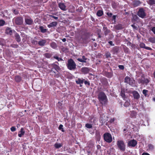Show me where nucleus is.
I'll use <instances>...</instances> for the list:
<instances>
[{"instance_id": "obj_15", "label": "nucleus", "mask_w": 155, "mask_h": 155, "mask_svg": "<svg viewBox=\"0 0 155 155\" xmlns=\"http://www.w3.org/2000/svg\"><path fill=\"white\" fill-rule=\"evenodd\" d=\"M46 43V40L45 39H43L40 40L38 42L39 45L41 46H44Z\"/></svg>"}, {"instance_id": "obj_53", "label": "nucleus", "mask_w": 155, "mask_h": 155, "mask_svg": "<svg viewBox=\"0 0 155 155\" xmlns=\"http://www.w3.org/2000/svg\"><path fill=\"white\" fill-rule=\"evenodd\" d=\"M142 155H150L149 154L147 153H143Z\"/></svg>"}, {"instance_id": "obj_25", "label": "nucleus", "mask_w": 155, "mask_h": 155, "mask_svg": "<svg viewBox=\"0 0 155 155\" xmlns=\"http://www.w3.org/2000/svg\"><path fill=\"white\" fill-rule=\"evenodd\" d=\"M83 42L84 43H87L89 42V41L88 40V38L87 37H85L84 38H82Z\"/></svg>"}, {"instance_id": "obj_19", "label": "nucleus", "mask_w": 155, "mask_h": 155, "mask_svg": "<svg viewBox=\"0 0 155 155\" xmlns=\"http://www.w3.org/2000/svg\"><path fill=\"white\" fill-rule=\"evenodd\" d=\"M25 131L23 128H21L20 131L19 132L18 136L19 137H21L25 134Z\"/></svg>"}, {"instance_id": "obj_29", "label": "nucleus", "mask_w": 155, "mask_h": 155, "mask_svg": "<svg viewBox=\"0 0 155 155\" xmlns=\"http://www.w3.org/2000/svg\"><path fill=\"white\" fill-rule=\"evenodd\" d=\"M120 95L124 100H125V99L127 98L125 97V95L124 94V92L122 90L121 91Z\"/></svg>"}, {"instance_id": "obj_13", "label": "nucleus", "mask_w": 155, "mask_h": 155, "mask_svg": "<svg viewBox=\"0 0 155 155\" xmlns=\"http://www.w3.org/2000/svg\"><path fill=\"white\" fill-rule=\"evenodd\" d=\"M81 71L83 74H86L88 73L89 70L88 68L84 67L82 68Z\"/></svg>"}, {"instance_id": "obj_7", "label": "nucleus", "mask_w": 155, "mask_h": 155, "mask_svg": "<svg viewBox=\"0 0 155 155\" xmlns=\"http://www.w3.org/2000/svg\"><path fill=\"white\" fill-rule=\"evenodd\" d=\"M138 82L139 84H147L149 82V81L148 79L142 77L138 79Z\"/></svg>"}, {"instance_id": "obj_63", "label": "nucleus", "mask_w": 155, "mask_h": 155, "mask_svg": "<svg viewBox=\"0 0 155 155\" xmlns=\"http://www.w3.org/2000/svg\"><path fill=\"white\" fill-rule=\"evenodd\" d=\"M118 26H121V25H118Z\"/></svg>"}, {"instance_id": "obj_35", "label": "nucleus", "mask_w": 155, "mask_h": 155, "mask_svg": "<svg viewBox=\"0 0 155 155\" xmlns=\"http://www.w3.org/2000/svg\"><path fill=\"white\" fill-rule=\"evenodd\" d=\"M105 54L106 58H109L111 57V54L109 52H107Z\"/></svg>"}, {"instance_id": "obj_14", "label": "nucleus", "mask_w": 155, "mask_h": 155, "mask_svg": "<svg viewBox=\"0 0 155 155\" xmlns=\"http://www.w3.org/2000/svg\"><path fill=\"white\" fill-rule=\"evenodd\" d=\"M77 59L78 61L82 63H85L86 62V61L87 59V58H85L84 56H82V58H78Z\"/></svg>"}, {"instance_id": "obj_58", "label": "nucleus", "mask_w": 155, "mask_h": 155, "mask_svg": "<svg viewBox=\"0 0 155 155\" xmlns=\"http://www.w3.org/2000/svg\"><path fill=\"white\" fill-rule=\"evenodd\" d=\"M62 41L64 42H65L66 41V38H63L62 39Z\"/></svg>"}, {"instance_id": "obj_30", "label": "nucleus", "mask_w": 155, "mask_h": 155, "mask_svg": "<svg viewBox=\"0 0 155 155\" xmlns=\"http://www.w3.org/2000/svg\"><path fill=\"white\" fill-rule=\"evenodd\" d=\"M149 41L153 43H155V38H150L149 39Z\"/></svg>"}, {"instance_id": "obj_31", "label": "nucleus", "mask_w": 155, "mask_h": 155, "mask_svg": "<svg viewBox=\"0 0 155 155\" xmlns=\"http://www.w3.org/2000/svg\"><path fill=\"white\" fill-rule=\"evenodd\" d=\"M133 18L132 20L134 21H137L138 19L139 18L137 16L135 15H132Z\"/></svg>"}, {"instance_id": "obj_36", "label": "nucleus", "mask_w": 155, "mask_h": 155, "mask_svg": "<svg viewBox=\"0 0 155 155\" xmlns=\"http://www.w3.org/2000/svg\"><path fill=\"white\" fill-rule=\"evenodd\" d=\"M149 3L150 5H153L155 4V0H149Z\"/></svg>"}, {"instance_id": "obj_8", "label": "nucleus", "mask_w": 155, "mask_h": 155, "mask_svg": "<svg viewBox=\"0 0 155 155\" xmlns=\"http://www.w3.org/2000/svg\"><path fill=\"white\" fill-rule=\"evenodd\" d=\"M137 144V141L134 140H131L128 142V146L129 147H134Z\"/></svg>"}, {"instance_id": "obj_38", "label": "nucleus", "mask_w": 155, "mask_h": 155, "mask_svg": "<svg viewBox=\"0 0 155 155\" xmlns=\"http://www.w3.org/2000/svg\"><path fill=\"white\" fill-rule=\"evenodd\" d=\"M140 46L141 48H145L146 47L145 44L143 43H141L140 44Z\"/></svg>"}, {"instance_id": "obj_56", "label": "nucleus", "mask_w": 155, "mask_h": 155, "mask_svg": "<svg viewBox=\"0 0 155 155\" xmlns=\"http://www.w3.org/2000/svg\"><path fill=\"white\" fill-rule=\"evenodd\" d=\"M116 16L115 15H113L112 17V19L113 20H115L116 19Z\"/></svg>"}, {"instance_id": "obj_57", "label": "nucleus", "mask_w": 155, "mask_h": 155, "mask_svg": "<svg viewBox=\"0 0 155 155\" xmlns=\"http://www.w3.org/2000/svg\"><path fill=\"white\" fill-rule=\"evenodd\" d=\"M46 57L47 58H49L50 57V55H49L48 54H46Z\"/></svg>"}, {"instance_id": "obj_43", "label": "nucleus", "mask_w": 155, "mask_h": 155, "mask_svg": "<svg viewBox=\"0 0 155 155\" xmlns=\"http://www.w3.org/2000/svg\"><path fill=\"white\" fill-rule=\"evenodd\" d=\"M11 130L12 132L15 131L16 130V128L14 127H12L11 128Z\"/></svg>"}, {"instance_id": "obj_61", "label": "nucleus", "mask_w": 155, "mask_h": 155, "mask_svg": "<svg viewBox=\"0 0 155 155\" xmlns=\"http://www.w3.org/2000/svg\"><path fill=\"white\" fill-rule=\"evenodd\" d=\"M18 46L17 45H15L14 47L15 48H17Z\"/></svg>"}, {"instance_id": "obj_33", "label": "nucleus", "mask_w": 155, "mask_h": 155, "mask_svg": "<svg viewBox=\"0 0 155 155\" xmlns=\"http://www.w3.org/2000/svg\"><path fill=\"white\" fill-rule=\"evenodd\" d=\"M5 23V21L2 19H0V26L4 25Z\"/></svg>"}, {"instance_id": "obj_5", "label": "nucleus", "mask_w": 155, "mask_h": 155, "mask_svg": "<svg viewBox=\"0 0 155 155\" xmlns=\"http://www.w3.org/2000/svg\"><path fill=\"white\" fill-rule=\"evenodd\" d=\"M125 82L132 86H133L134 84V80L128 76H126L125 77Z\"/></svg>"}, {"instance_id": "obj_52", "label": "nucleus", "mask_w": 155, "mask_h": 155, "mask_svg": "<svg viewBox=\"0 0 155 155\" xmlns=\"http://www.w3.org/2000/svg\"><path fill=\"white\" fill-rule=\"evenodd\" d=\"M93 120V121H91V122H93L94 123H95V121H96V119L95 118H93L91 120Z\"/></svg>"}, {"instance_id": "obj_16", "label": "nucleus", "mask_w": 155, "mask_h": 155, "mask_svg": "<svg viewBox=\"0 0 155 155\" xmlns=\"http://www.w3.org/2000/svg\"><path fill=\"white\" fill-rule=\"evenodd\" d=\"M57 25V22L56 21H53L49 25H48V27L49 28H50L53 27H55Z\"/></svg>"}, {"instance_id": "obj_12", "label": "nucleus", "mask_w": 155, "mask_h": 155, "mask_svg": "<svg viewBox=\"0 0 155 155\" xmlns=\"http://www.w3.org/2000/svg\"><path fill=\"white\" fill-rule=\"evenodd\" d=\"M25 20L26 23L28 25H31L33 22V21L32 19L29 17L25 18Z\"/></svg>"}, {"instance_id": "obj_9", "label": "nucleus", "mask_w": 155, "mask_h": 155, "mask_svg": "<svg viewBox=\"0 0 155 155\" xmlns=\"http://www.w3.org/2000/svg\"><path fill=\"white\" fill-rule=\"evenodd\" d=\"M13 20L15 21L16 24L20 25L22 23L23 19L21 17H17L13 19Z\"/></svg>"}, {"instance_id": "obj_21", "label": "nucleus", "mask_w": 155, "mask_h": 155, "mask_svg": "<svg viewBox=\"0 0 155 155\" xmlns=\"http://www.w3.org/2000/svg\"><path fill=\"white\" fill-rule=\"evenodd\" d=\"M5 32L8 34L11 35L12 33V31L10 28H7L6 29Z\"/></svg>"}, {"instance_id": "obj_34", "label": "nucleus", "mask_w": 155, "mask_h": 155, "mask_svg": "<svg viewBox=\"0 0 155 155\" xmlns=\"http://www.w3.org/2000/svg\"><path fill=\"white\" fill-rule=\"evenodd\" d=\"M103 14V11L101 10H99L97 11V14L98 16H101Z\"/></svg>"}, {"instance_id": "obj_3", "label": "nucleus", "mask_w": 155, "mask_h": 155, "mask_svg": "<svg viewBox=\"0 0 155 155\" xmlns=\"http://www.w3.org/2000/svg\"><path fill=\"white\" fill-rule=\"evenodd\" d=\"M117 144L118 149L121 151H124L125 150L126 145L123 141L118 140L117 141Z\"/></svg>"}, {"instance_id": "obj_20", "label": "nucleus", "mask_w": 155, "mask_h": 155, "mask_svg": "<svg viewBox=\"0 0 155 155\" xmlns=\"http://www.w3.org/2000/svg\"><path fill=\"white\" fill-rule=\"evenodd\" d=\"M140 4L139 1H135L133 2V5L134 7H137L139 6Z\"/></svg>"}, {"instance_id": "obj_44", "label": "nucleus", "mask_w": 155, "mask_h": 155, "mask_svg": "<svg viewBox=\"0 0 155 155\" xmlns=\"http://www.w3.org/2000/svg\"><path fill=\"white\" fill-rule=\"evenodd\" d=\"M118 67L121 70H123L124 68V66L122 65H120Z\"/></svg>"}, {"instance_id": "obj_6", "label": "nucleus", "mask_w": 155, "mask_h": 155, "mask_svg": "<svg viewBox=\"0 0 155 155\" xmlns=\"http://www.w3.org/2000/svg\"><path fill=\"white\" fill-rule=\"evenodd\" d=\"M137 15L142 18H144L146 16V14L144 10L142 8L139 9L137 13Z\"/></svg>"}, {"instance_id": "obj_4", "label": "nucleus", "mask_w": 155, "mask_h": 155, "mask_svg": "<svg viewBox=\"0 0 155 155\" xmlns=\"http://www.w3.org/2000/svg\"><path fill=\"white\" fill-rule=\"evenodd\" d=\"M104 137L105 141L107 143H110L112 141L111 135L108 133H106L104 134Z\"/></svg>"}, {"instance_id": "obj_48", "label": "nucleus", "mask_w": 155, "mask_h": 155, "mask_svg": "<svg viewBox=\"0 0 155 155\" xmlns=\"http://www.w3.org/2000/svg\"><path fill=\"white\" fill-rule=\"evenodd\" d=\"M50 16L51 17L53 18H54V19H55L56 20H57L58 18V17H55V16H54L50 15Z\"/></svg>"}, {"instance_id": "obj_17", "label": "nucleus", "mask_w": 155, "mask_h": 155, "mask_svg": "<svg viewBox=\"0 0 155 155\" xmlns=\"http://www.w3.org/2000/svg\"><path fill=\"white\" fill-rule=\"evenodd\" d=\"M84 79H82L80 78H78V80H76V82L77 84H80V86L81 87L82 85L81 84H82L83 83Z\"/></svg>"}, {"instance_id": "obj_46", "label": "nucleus", "mask_w": 155, "mask_h": 155, "mask_svg": "<svg viewBox=\"0 0 155 155\" xmlns=\"http://www.w3.org/2000/svg\"><path fill=\"white\" fill-rule=\"evenodd\" d=\"M145 48L146 49L149 50H152V49L151 48H150L149 47H148L146 46Z\"/></svg>"}, {"instance_id": "obj_49", "label": "nucleus", "mask_w": 155, "mask_h": 155, "mask_svg": "<svg viewBox=\"0 0 155 155\" xmlns=\"http://www.w3.org/2000/svg\"><path fill=\"white\" fill-rule=\"evenodd\" d=\"M152 31L155 34V27H153L151 29Z\"/></svg>"}, {"instance_id": "obj_40", "label": "nucleus", "mask_w": 155, "mask_h": 155, "mask_svg": "<svg viewBox=\"0 0 155 155\" xmlns=\"http://www.w3.org/2000/svg\"><path fill=\"white\" fill-rule=\"evenodd\" d=\"M54 58L58 60V61L62 60V59L61 58H59L58 56H54Z\"/></svg>"}, {"instance_id": "obj_26", "label": "nucleus", "mask_w": 155, "mask_h": 155, "mask_svg": "<svg viewBox=\"0 0 155 155\" xmlns=\"http://www.w3.org/2000/svg\"><path fill=\"white\" fill-rule=\"evenodd\" d=\"M54 146L56 148H58L61 147L62 146V145L60 143H56Z\"/></svg>"}, {"instance_id": "obj_41", "label": "nucleus", "mask_w": 155, "mask_h": 155, "mask_svg": "<svg viewBox=\"0 0 155 155\" xmlns=\"http://www.w3.org/2000/svg\"><path fill=\"white\" fill-rule=\"evenodd\" d=\"M149 148L150 150H152L153 148V146L152 144H149L148 145Z\"/></svg>"}, {"instance_id": "obj_59", "label": "nucleus", "mask_w": 155, "mask_h": 155, "mask_svg": "<svg viewBox=\"0 0 155 155\" xmlns=\"http://www.w3.org/2000/svg\"><path fill=\"white\" fill-rule=\"evenodd\" d=\"M18 12L17 11H15V10H14V13L15 14H18Z\"/></svg>"}, {"instance_id": "obj_45", "label": "nucleus", "mask_w": 155, "mask_h": 155, "mask_svg": "<svg viewBox=\"0 0 155 155\" xmlns=\"http://www.w3.org/2000/svg\"><path fill=\"white\" fill-rule=\"evenodd\" d=\"M84 83L86 85H87L88 86L90 85L89 82L87 81H85L84 82Z\"/></svg>"}, {"instance_id": "obj_55", "label": "nucleus", "mask_w": 155, "mask_h": 155, "mask_svg": "<svg viewBox=\"0 0 155 155\" xmlns=\"http://www.w3.org/2000/svg\"><path fill=\"white\" fill-rule=\"evenodd\" d=\"M109 43L110 45H112V46L114 45H113V42L112 41H109Z\"/></svg>"}, {"instance_id": "obj_22", "label": "nucleus", "mask_w": 155, "mask_h": 155, "mask_svg": "<svg viewBox=\"0 0 155 155\" xmlns=\"http://www.w3.org/2000/svg\"><path fill=\"white\" fill-rule=\"evenodd\" d=\"M50 46L53 49L56 48L57 47L56 43L54 42H52L50 44Z\"/></svg>"}, {"instance_id": "obj_37", "label": "nucleus", "mask_w": 155, "mask_h": 155, "mask_svg": "<svg viewBox=\"0 0 155 155\" xmlns=\"http://www.w3.org/2000/svg\"><path fill=\"white\" fill-rule=\"evenodd\" d=\"M148 91L147 90L144 89L143 91V93L144 95L145 96H147V93L148 92Z\"/></svg>"}, {"instance_id": "obj_11", "label": "nucleus", "mask_w": 155, "mask_h": 155, "mask_svg": "<svg viewBox=\"0 0 155 155\" xmlns=\"http://www.w3.org/2000/svg\"><path fill=\"white\" fill-rule=\"evenodd\" d=\"M132 94L133 95L134 98L137 99L139 98L140 95L137 91H134L132 92Z\"/></svg>"}, {"instance_id": "obj_24", "label": "nucleus", "mask_w": 155, "mask_h": 155, "mask_svg": "<svg viewBox=\"0 0 155 155\" xmlns=\"http://www.w3.org/2000/svg\"><path fill=\"white\" fill-rule=\"evenodd\" d=\"M107 114H105L104 115V117L103 115H101V117L102 118L101 120H103V121H105L106 120H107V117L106 116V117H105L106 116Z\"/></svg>"}, {"instance_id": "obj_54", "label": "nucleus", "mask_w": 155, "mask_h": 155, "mask_svg": "<svg viewBox=\"0 0 155 155\" xmlns=\"http://www.w3.org/2000/svg\"><path fill=\"white\" fill-rule=\"evenodd\" d=\"M104 29L105 31H106V32H107V33H108L109 32V30H108L106 28H104Z\"/></svg>"}, {"instance_id": "obj_62", "label": "nucleus", "mask_w": 155, "mask_h": 155, "mask_svg": "<svg viewBox=\"0 0 155 155\" xmlns=\"http://www.w3.org/2000/svg\"><path fill=\"white\" fill-rule=\"evenodd\" d=\"M126 131V129H124V132H125V131Z\"/></svg>"}, {"instance_id": "obj_18", "label": "nucleus", "mask_w": 155, "mask_h": 155, "mask_svg": "<svg viewBox=\"0 0 155 155\" xmlns=\"http://www.w3.org/2000/svg\"><path fill=\"white\" fill-rule=\"evenodd\" d=\"M124 100L125 101V102L124 105V106L126 107L129 106L130 104L129 100L128 99L126 98Z\"/></svg>"}, {"instance_id": "obj_10", "label": "nucleus", "mask_w": 155, "mask_h": 155, "mask_svg": "<svg viewBox=\"0 0 155 155\" xmlns=\"http://www.w3.org/2000/svg\"><path fill=\"white\" fill-rule=\"evenodd\" d=\"M58 6L61 10L64 11H65L67 9L65 5L63 3H59L58 4Z\"/></svg>"}, {"instance_id": "obj_27", "label": "nucleus", "mask_w": 155, "mask_h": 155, "mask_svg": "<svg viewBox=\"0 0 155 155\" xmlns=\"http://www.w3.org/2000/svg\"><path fill=\"white\" fill-rule=\"evenodd\" d=\"M40 29L41 32L42 33H45L46 32L47 29L44 28L42 26H41L40 27Z\"/></svg>"}, {"instance_id": "obj_64", "label": "nucleus", "mask_w": 155, "mask_h": 155, "mask_svg": "<svg viewBox=\"0 0 155 155\" xmlns=\"http://www.w3.org/2000/svg\"><path fill=\"white\" fill-rule=\"evenodd\" d=\"M121 28L120 27V28Z\"/></svg>"}, {"instance_id": "obj_2", "label": "nucleus", "mask_w": 155, "mask_h": 155, "mask_svg": "<svg viewBox=\"0 0 155 155\" xmlns=\"http://www.w3.org/2000/svg\"><path fill=\"white\" fill-rule=\"evenodd\" d=\"M67 65L68 68L71 70H74L76 68V64L71 59L68 60Z\"/></svg>"}, {"instance_id": "obj_28", "label": "nucleus", "mask_w": 155, "mask_h": 155, "mask_svg": "<svg viewBox=\"0 0 155 155\" xmlns=\"http://www.w3.org/2000/svg\"><path fill=\"white\" fill-rule=\"evenodd\" d=\"M93 124H85V126L87 128H91L92 127Z\"/></svg>"}, {"instance_id": "obj_51", "label": "nucleus", "mask_w": 155, "mask_h": 155, "mask_svg": "<svg viewBox=\"0 0 155 155\" xmlns=\"http://www.w3.org/2000/svg\"><path fill=\"white\" fill-rule=\"evenodd\" d=\"M131 26L133 28L135 29H137V27L135 26L134 25H132Z\"/></svg>"}, {"instance_id": "obj_23", "label": "nucleus", "mask_w": 155, "mask_h": 155, "mask_svg": "<svg viewBox=\"0 0 155 155\" xmlns=\"http://www.w3.org/2000/svg\"><path fill=\"white\" fill-rule=\"evenodd\" d=\"M15 36L17 41L18 42H20L21 41V39L19 35L18 34L16 33L15 34Z\"/></svg>"}, {"instance_id": "obj_39", "label": "nucleus", "mask_w": 155, "mask_h": 155, "mask_svg": "<svg viewBox=\"0 0 155 155\" xmlns=\"http://www.w3.org/2000/svg\"><path fill=\"white\" fill-rule=\"evenodd\" d=\"M63 125L62 124L60 125L58 128L59 130H61L62 131L64 132V130H63Z\"/></svg>"}, {"instance_id": "obj_1", "label": "nucleus", "mask_w": 155, "mask_h": 155, "mask_svg": "<svg viewBox=\"0 0 155 155\" xmlns=\"http://www.w3.org/2000/svg\"><path fill=\"white\" fill-rule=\"evenodd\" d=\"M98 99L102 104H106L107 102V99L106 94L103 92H100L98 95Z\"/></svg>"}, {"instance_id": "obj_50", "label": "nucleus", "mask_w": 155, "mask_h": 155, "mask_svg": "<svg viewBox=\"0 0 155 155\" xmlns=\"http://www.w3.org/2000/svg\"><path fill=\"white\" fill-rule=\"evenodd\" d=\"M114 120V118H111L110 120V122L111 123L113 122Z\"/></svg>"}, {"instance_id": "obj_60", "label": "nucleus", "mask_w": 155, "mask_h": 155, "mask_svg": "<svg viewBox=\"0 0 155 155\" xmlns=\"http://www.w3.org/2000/svg\"><path fill=\"white\" fill-rule=\"evenodd\" d=\"M153 75L154 78H155V71H154L153 73Z\"/></svg>"}, {"instance_id": "obj_32", "label": "nucleus", "mask_w": 155, "mask_h": 155, "mask_svg": "<svg viewBox=\"0 0 155 155\" xmlns=\"http://www.w3.org/2000/svg\"><path fill=\"white\" fill-rule=\"evenodd\" d=\"M15 80L16 81L19 82L21 81V79L20 76H17L15 77Z\"/></svg>"}, {"instance_id": "obj_47", "label": "nucleus", "mask_w": 155, "mask_h": 155, "mask_svg": "<svg viewBox=\"0 0 155 155\" xmlns=\"http://www.w3.org/2000/svg\"><path fill=\"white\" fill-rule=\"evenodd\" d=\"M107 15L109 16H111L112 15V14L111 13L107 12Z\"/></svg>"}, {"instance_id": "obj_42", "label": "nucleus", "mask_w": 155, "mask_h": 155, "mask_svg": "<svg viewBox=\"0 0 155 155\" xmlns=\"http://www.w3.org/2000/svg\"><path fill=\"white\" fill-rule=\"evenodd\" d=\"M54 68L56 70V71L59 70V68L57 65H54Z\"/></svg>"}]
</instances>
